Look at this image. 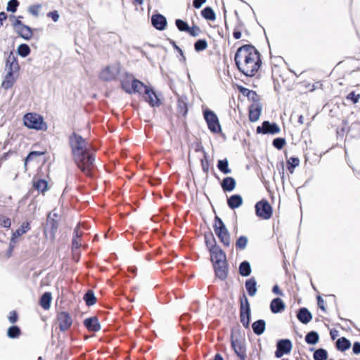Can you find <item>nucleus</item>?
<instances>
[{
  "label": "nucleus",
  "mask_w": 360,
  "mask_h": 360,
  "mask_svg": "<svg viewBox=\"0 0 360 360\" xmlns=\"http://www.w3.org/2000/svg\"><path fill=\"white\" fill-rule=\"evenodd\" d=\"M87 306L90 307L96 302V297L94 292L91 290H89L84 295L83 297Z\"/></svg>",
  "instance_id": "nucleus-41"
},
{
  "label": "nucleus",
  "mask_w": 360,
  "mask_h": 360,
  "mask_svg": "<svg viewBox=\"0 0 360 360\" xmlns=\"http://www.w3.org/2000/svg\"><path fill=\"white\" fill-rule=\"evenodd\" d=\"M175 25L177 27V29L181 32H186L189 29V25L187 23V22L181 20V19H176L175 20Z\"/></svg>",
  "instance_id": "nucleus-49"
},
{
  "label": "nucleus",
  "mask_w": 360,
  "mask_h": 360,
  "mask_svg": "<svg viewBox=\"0 0 360 360\" xmlns=\"http://www.w3.org/2000/svg\"><path fill=\"white\" fill-rule=\"evenodd\" d=\"M82 236V232L79 231V226L77 225L73 232V237L72 239V250L74 253L79 249L81 244L79 243V239Z\"/></svg>",
  "instance_id": "nucleus-26"
},
{
  "label": "nucleus",
  "mask_w": 360,
  "mask_h": 360,
  "mask_svg": "<svg viewBox=\"0 0 360 360\" xmlns=\"http://www.w3.org/2000/svg\"><path fill=\"white\" fill-rule=\"evenodd\" d=\"M231 344L235 354L240 358V360H245L247 357L246 346L240 330L231 331Z\"/></svg>",
  "instance_id": "nucleus-4"
},
{
  "label": "nucleus",
  "mask_w": 360,
  "mask_h": 360,
  "mask_svg": "<svg viewBox=\"0 0 360 360\" xmlns=\"http://www.w3.org/2000/svg\"><path fill=\"white\" fill-rule=\"evenodd\" d=\"M151 24L158 30H164L167 25L166 18L160 14L156 13L151 16Z\"/></svg>",
  "instance_id": "nucleus-16"
},
{
  "label": "nucleus",
  "mask_w": 360,
  "mask_h": 360,
  "mask_svg": "<svg viewBox=\"0 0 360 360\" xmlns=\"http://www.w3.org/2000/svg\"><path fill=\"white\" fill-rule=\"evenodd\" d=\"M218 169L224 174L231 173V169L229 167V161L226 158L219 160L217 162Z\"/></svg>",
  "instance_id": "nucleus-38"
},
{
  "label": "nucleus",
  "mask_w": 360,
  "mask_h": 360,
  "mask_svg": "<svg viewBox=\"0 0 360 360\" xmlns=\"http://www.w3.org/2000/svg\"><path fill=\"white\" fill-rule=\"evenodd\" d=\"M215 234L219 238L221 243H222L224 244V246L229 247L230 245V243H231L230 234H229V232L228 230L226 231H224L217 233Z\"/></svg>",
  "instance_id": "nucleus-40"
},
{
  "label": "nucleus",
  "mask_w": 360,
  "mask_h": 360,
  "mask_svg": "<svg viewBox=\"0 0 360 360\" xmlns=\"http://www.w3.org/2000/svg\"><path fill=\"white\" fill-rule=\"evenodd\" d=\"M280 131L281 129L276 122H270L268 120L264 121L256 129L257 134L272 135L278 134Z\"/></svg>",
  "instance_id": "nucleus-12"
},
{
  "label": "nucleus",
  "mask_w": 360,
  "mask_h": 360,
  "mask_svg": "<svg viewBox=\"0 0 360 360\" xmlns=\"http://www.w3.org/2000/svg\"><path fill=\"white\" fill-rule=\"evenodd\" d=\"M51 293L50 292H45L40 297L39 304L44 309H49L51 307Z\"/></svg>",
  "instance_id": "nucleus-33"
},
{
  "label": "nucleus",
  "mask_w": 360,
  "mask_h": 360,
  "mask_svg": "<svg viewBox=\"0 0 360 360\" xmlns=\"http://www.w3.org/2000/svg\"><path fill=\"white\" fill-rule=\"evenodd\" d=\"M56 320L61 332L68 330L72 325V319L67 311H60L57 314Z\"/></svg>",
  "instance_id": "nucleus-14"
},
{
  "label": "nucleus",
  "mask_w": 360,
  "mask_h": 360,
  "mask_svg": "<svg viewBox=\"0 0 360 360\" xmlns=\"http://www.w3.org/2000/svg\"><path fill=\"white\" fill-rule=\"evenodd\" d=\"M256 215L264 219H269L273 214V209L269 202L266 199L257 202L255 205Z\"/></svg>",
  "instance_id": "nucleus-9"
},
{
  "label": "nucleus",
  "mask_w": 360,
  "mask_h": 360,
  "mask_svg": "<svg viewBox=\"0 0 360 360\" xmlns=\"http://www.w3.org/2000/svg\"><path fill=\"white\" fill-rule=\"evenodd\" d=\"M285 144L286 141L282 137H277L274 139L272 142L273 146L278 150H281Z\"/></svg>",
  "instance_id": "nucleus-51"
},
{
  "label": "nucleus",
  "mask_w": 360,
  "mask_h": 360,
  "mask_svg": "<svg viewBox=\"0 0 360 360\" xmlns=\"http://www.w3.org/2000/svg\"><path fill=\"white\" fill-rule=\"evenodd\" d=\"M238 271L240 275L243 277L249 276L252 272L250 263L246 260L240 262L238 267Z\"/></svg>",
  "instance_id": "nucleus-34"
},
{
  "label": "nucleus",
  "mask_w": 360,
  "mask_h": 360,
  "mask_svg": "<svg viewBox=\"0 0 360 360\" xmlns=\"http://www.w3.org/2000/svg\"><path fill=\"white\" fill-rule=\"evenodd\" d=\"M68 143L75 164L86 176H91L95 167V155L87 148L86 139L73 132L68 138Z\"/></svg>",
  "instance_id": "nucleus-1"
},
{
  "label": "nucleus",
  "mask_w": 360,
  "mask_h": 360,
  "mask_svg": "<svg viewBox=\"0 0 360 360\" xmlns=\"http://www.w3.org/2000/svg\"><path fill=\"white\" fill-rule=\"evenodd\" d=\"M243 204V198L239 194H233L227 199V205L231 210L238 208Z\"/></svg>",
  "instance_id": "nucleus-27"
},
{
  "label": "nucleus",
  "mask_w": 360,
  "mask_h": 360,
  "mask_svg": "<svg viewBox=\"0 0 360 360\" xmlns=\"http://www.w3.org/2000/svg\"><path fill=\"white\" fill-rule=\"evenodd\" d=\"M347 99L351 101L354 104H356L359 102L360 98V94H356L354 91H351L347 96Z\"/></svg>",
  "instance_id": "nucleus-55"
},
{
  "label": "nucleus",
  "mask_w": 360,
  "mask_h": 360,
  "mask_svg": "<svg viewBox=\"0 0 360 360\" xmlns=\"http://www.w3.org/2000/svg\"><path fill=\"white\" fill-rule=\"evenodd\" d=\"M245 289L247 290L248 294L250 297H253L256 295L257 288V281L255 277H251L245 281Z\"/></svg>",
  "instance_id": "nucleus-28"
},
{
  "label": "nucleus",
  "mask_w": 360,
  "mask_h": 360,
  "mask_svg": "<svg viewBox=\"0 0 360 360\" xmlns=\"http://www.w3.org/2000/svg\"><path fill=\"white\" fill-rule=\"evenodd\" d=\"M30 52V47L27 44H21L17 49L18 54L22 58H25L29 56Z\"/></svg>",
  "instance_id": "nucleus-45"
},
{
  "label": "nucleus",
  "mask_w": 360,
  "mask_h": 360,
  "mask_svg": "<svg viewBox=\"0 0 360 360\" xmlns=\"http://www.w3.org/2000/svg\"><path fill=\"white\" fill-rule=\"evenodd\" d=\"M23 122L25 127L36 130H46L47 125L44 122L42 116L37 113L28 112L23 117Z\"/></svg>",
  "instance_id": "nucleus-5"
},
{
  "label": "nucleus",
  "mask_w": 360,
  "mask_h": 360,
  "mask_svg": "<svg viewBox=\"0 0 360 360\" xmlns=\"http://www.w3.org/2000/svg\"><path fill=\"white\" fill-rule=\"evenodd\" d=\"M58 229V221L52 217V212H49L46 222L44 227V232L46 238H49L52 241L54 240Z\"/></svg>",
  "instance_id": "nucleus-8"
},
{
  "label": "nucleus",
  "mask_w": 360,
  "mask_h": 360,
  "mask_svg": "<svg viewBox=\"0 0 360 360\" xmlns=\"http://www.w3.org/2000/svg\"><path fill=\"white\" fill-rule=\"evenodd\" d=\"M248 242L247 236H241L236 240V247L237 249L243 250L246 248Z\"/></svg>",
  "instance_id": "nucleus-48"
},
{
  "label": "nucleus",
  "mask_w": 360,
  "mask_h": 360,
  "mask_svg": "<svg viewBox=\"0 0 360 360\" xmlns=\"http://www.w3.org/2000/svg\"><path fill=\"white\" fill-rule=\"evenodd\" d=\"M19 70L20 65L18 64V58L13 51H11L6 60L5 70L7 71V73L2 82V86L5 89H8L13 86L15 81L14 74L17 73Z\"/></svg>",
  "instance_id": "nucleus-3"
},
{
  "label": "nucleus",
  "mask_w": 360,
  "mask_h": 360,
  "mask_svg": "<svg viewBox=\"0 0 360 360\" xmlns=\"http://www.w3.org/2000/svg\"><path fill=\"white\" fill-rule=\"evenodd\" d=\"M177 110L183 117H186L188 112V98L186 96H181L177 100Z\"/></svg>",
  "instance_id": "nucleus-22"
},
{
  "label": "nucleus",
  "mask_w": 360,
  "mask_h": 360,
  "mask_svg": "<svg viewBox=\"0 0 360 360\" xmlns=\"http://www.w3.org/2000/svg\"><path fill=\"white\" fill-rule=\"evenodd\" d=\"M238 89L241 94H243L244 96H246L253 103H257L259 101V97L256 91L250 90L243 86H238Z\"/></svg>",
  "instance_id": "nucleus-23"
},
{
  "label": "nucleus",
  "mask_w": 360,
  "mask_h": 360,
  "mask_svg": "<svg viewBox=\"0 0 360 360\" xmlns=\"http://www.w3.org/2000/svg\"><path fill=\"white\" fill-rule=\"evenodd\" d=\"M18 319V316L15 311H12L10 312V315L8 316V320H9L10 323H15V322H17Z\"/></svg>",
  "instance_id": "nucleus-61"
},
{
  "label": "nucleus",
  "mask_w": 360,
  "mask_h": 360,
  "mask_svg": "<svg viewBox=\"0 0 360 360\" xmlns=\"http://www.w3.org/2000/svg\"><path fill=\"white\" fill-rule=\"evenodd\" d=\"M213 268L215 275L221 281H224L227 278L229 274L227 262H224L223 264H214L213 265Z\"/></svg>",
  "instance_id": "nucleus-19"
},
{
  "label": "nucleus",
  "mask_w": 360,
  "mask_h": 360,
  "mask_svg": "<svg viewBox=\"0 0 360 360\" xmlns=\"http://www.w3.org/2000/svg\"><path fill=\"white\" fill-rule=\"evenodd\" d=\"M205 243L209 251L218 248L216 239L212 231L205 232L204 234Z\"/></svg>",
  "instance_id": "nucleus-31"
},
{
  "label": "nucleus",
  "mask_w": 360,
  "mask_h": 360,
  "mask_svg": "<svg viewBox=\"0 0 360 360\" xmlns=\"http://www.w3.org/2000/svg\"><path fill=\"white\" fill-rule=\"evenodd\" d=\"M262 106L259 102L254 103L249 107V120L252 122L257 121L260 117Z\"/></svg>",
  "instance_id": "nucleus-18"
},
{
  "label": "nucleus",
  "mask_w": 360,
  "mask_h": 360,
  "mask_svg": "<svg viewBox=\"0 0 360 360\" xmlns=\"http://www.w3.org/2000/svg\"><path fill=\"white\" fill-rule=\"evenodd\" d=\"M207 0H193V6L195 8L199 9L206 2Z\"/></svg>",
  "instance_id": "nucleus-63"
},
{
  "label": "nucleus",
  "mask_w": 360,
  "mask_h": 360,
  "mask_svg": "<svg viewBox=\"0 0 360 360\" xmlns=\"http://www.w3.org/2000/svg\"><path fill=\"white\" fill-rule=\"evenodd\" d=\"M41 8V4H33L28 7V12L35 18L39 15V10Z\"/></svg>",
  "instance_id": "nucleus-53"
},
{
  "label": "nucleus",
  "mask_w": 360,
  "mask_h": 360,
  "mask_svg": "<svg viewBox=\"0 0 360 360\" xmlns=\"http://www.w3.org/2000/svg\"><path fill=\"white\" fill-rule=\"evenodd\" d=\"M187 32L192 37H197L201 33V29L197 25H193L192 27H189Z\"/></svg>",
  "instance_id": "nucleus-56"
},
{
  "label": "nucleus",
  "mask_w": 360,
  "mask_h": 360,
  "mask_svg": "<svg viewBox=\"0 0 360 360\" xmlns=\"http://www.w3.org/2000/svg\"><path fill=\"white\" fill-rule=\"evenodd\" d=\"M212 264H223L226 262V255L220 247L210 250Z\"/></svg>",
  "instance_id": "nucleus-15"
},
{
  "label": "nucleus",
  "mask_w": 360,
  "mask_h": 360,
  "mask_svg": "<svg viewBox=\"0 0 360 360\" xmlns=\"http://www.w3.org/2000/svg\"><path fill=\"white\" fill-rule=\"evenodd\" d=\"M19 5L20 2L18 0H9L7 3L6 11L8 12L15 13Z\"/></svg>",
  "instance_id": "nucleus-50"
},
{
  "label": "nucleus",
  "mask_w": 360,
  "mask_h": 360,
  "mask_svg": "<svg viewBox=\"0 0 360 360\" xmlns=\"http://www.w3.org/2000/svg\"><path fill=\"white\" fill-rule=\"evenodd\" d=\"M236 186V181L233 177L226 176L221 182V186L224 192L233 191Z\"/></svg>",
  "instance_id": "nucleus-24"
},
{
  "label": "nucleus",
  "mask_w": 360,
  "mask_h": 360,
  "mask_svg": "<svg viewBox=\"0 0 360 360\" xmlns=\"http://www.w3.org/2000/svg\"><path fill=\"white\" fill-rule=\"evenodd\" d=\"M120 72L119 65L105 67L99 74V78L104 82H110L116 79Z\"/></svg>",
  "instance_id": "nucleus-10"
},
{
  "label": "nucleus",
  "mask_w": 360,
  "mask_h": 360,
  "mask_svg": "<svg viewBox=\"0 0 360 360\" xmlns=\"http://www.w3.org/2000/svg\"><path fill=\"white\" fill-rule=\"evenodd\" d=\"M285 304L279 297L274 298L270 303V309L274 314H278L285 309Z\"/></svg>",
  "instance_id": "nucleus-25"
},
{
  "label": "nucleus",
  "mask_w": 360,
  "mask_h": 360,
  "mask_svg": "<svg viewBox=\"0 0 360 360\" xmlns=\"http://www.w3.org/2000/svg\"><path fill=\"white\" fill-rule=\"evenodd\" d=\"M0 225L4 228H10L11 226V221L8 217L0 215Z\"/></svg>",
  "instance_id": "nucleus-57"
},
{
  "label": "nucleus",
  "mask_w": 360,
  "mask_h": 360,
  "mask_svg": "<svg viewBox=\"0 0 360 360\" xmlns=\"http://www.w3.org/2000/svg\"><path fill=\"white\" fill-rule=\"evenodd\" d=\"M148 86L144 84L142 82L137 79H133L131 80V91L130 94L139 93L140 94H143V91H145L146 88H148Z\"/></svg>",
  "instance_id": "nucleus-29"
},
{
  "label": "nucleus",
  "mask_w": 360,
  "mask_h": 360,
  "mask_svg": "<svg viewBox=\"0 0 360 360\" xmlns=\"http://www.w3.org/2000/svg\"><path fill=\"white\" fill-rule=\"evenodd\" d=\"M292 348V344L290 339H281L276 342L275 356L281 358L283 355L290 354Z\"/></svg>",
  "instance_id": "nucleus-11"
},
{
  "label": "nucleus",
  "mask_w": 360,
  "mask_h": 360,
  "mask_svg": "<svg viewBox=\"0 0 360 360\" xmlns=\"http://www.w3.org/2000/svg\"><path fill=\"white\" fill-rule=\"evenodd\" d=\"M33 187L34 189L44 193L47 190L48 188V182L42 179H38L37 181H34L33 184Z\"/></svg>",
  "instance_id": "nucleus-46"
},
{
  "label": "nucleus",
  "mask_w": 360,
  "mask_h": 360,
  "mask_svg": "<svg viewBox=\"0 0 360 360\" xmlns=\"http://www.w3.org/2000/svg\"><path fill=\"white\" fill-rule=\"evenodd\" d=\"M259 51L252 44L240 46L234 56L238 70L246 77H252L261 68L262 61Z\"/></svg>",
  "instance_id": "nucleus-2"
},
{
  "label": "nucleus",
  "mask_w": 360,
  "mask_h": 360,
  "mask_svg": "<svg viewBox=\"0 0 360 360\" xmlns=\"http://www.w3.org/2000/svg\"><path fill=\"white\" fill-rule=\"evenodd\" d=\"M47 17L51 18L54 22H57L60 18V15L57 11H53L47 13Z\"/></svg>",
  "instance_id": "nucleus-59"
},
{
  "label": "nucleus",
  "mask_w": 360,
  "mask_h": 360,
  "mask_svg": "<svg viewBox=\"0 0 360 360\" xmlns=\"http://www.w3.org/2000/svg\"><path fill=\"white\" fill-rule=\"evenodd\" d=\"M13 19V21L12 22V25L13 26L15 30H17V28H20V27L25 25L20 20H18L17 18Z\"/></svg>",
  "instance_id": "nucleus-62"
},
{
  "label": "nucleus",
  "mask_w": 360,
  "mask_h": 360,
  "mask_svg": "<svg viewBox=\"0 0 360 360\" xmlns=\"http://www.w3.org/2000/svg\"><path fill=\"white\" fill-rule=\"evenodd\" d=\"M207 41L205 39H198L194 43V49L196 52H200L207 48Z\"/></svg>",
  "instance_id": "nucleus-47"
},
{
  "label": "nucleus",
  "mask_w": 360,
  "mask_h": 360,
  "mask_svg": "<svg viewBox=\"0 0 360 360\" xmlns=\"http://www.w3.org/2000/svg\"><path fill=\"white\" fill-rule=\"evenodd\" d=\"M335 346L338 350L345 352L350 348L351 342L347 338L342 337L337 340Z\"/></svg>",
  "instance_id": "nucleus-35"
},
{
  "label": "nucleus",
  "mask_w": 360,
  "mask_h": 360,
  "mask_svg": "<svg viewBox=\"0 0 360 360\" xmlns=\"http://www.w3.org/2000/svg\"><path fill=\"white\" fill-rule=\"evenodd\" d=\"M201 15L207 20L214 21L216 19V15L214 10L210 6H206L201 11Z\"/></svg>",
  "instance_id": "nucleus-36"
},
{
  "label": "nucleus",
  "mask_w": 360,
  "mask_h": 360,
  "mask_svg": "<svg viewBox=\"0 0 360 360\" xmlns=\"http://www.w3.org/2000/svg\"><path fill=\"white\" fill-rule=\"evenodd\" d=\"M21 334V330L19 326L13 325L10 326L7 330V335L11 339L18 338Z\"/></svg>",
  "instance_id": "nucleus-42"
},
{
  "label": "nucleus",
  "mask_w": 360,
  "mask_h": 360,
  "mask_svg": "<svg viewBox=\"0 0 360 360\" xmlns=\"http://www.w3.org/2000/svg\"><path fill=\"white\" fill-rule=\"evenodd\" d=\"M297 319L303 324H307L312 319V314L306 307H301L297 312Z\"/></svg>",
  "instance_id": "nucleus-21"
},
{
  "label": "nucleus",
  "mask_w": 360,
  "mask_h": 360,
  "mask_svg": "<svg viewBox=\"0 0 360 360\" xmlns=\"http://www.w3.org/2000/svg\"><path fill=\"white\" fill-rule=\"evenodd\" d=\"M251 319V310L249 300L243 293L240 300V321L245 328H248Z\"/></svg>",
  "instance_id": "nucleus-6"
},
{
  "label": "nucleus",
  "mask_w": 360,
  "mask_h": 360,
  "mask_svg": "<svg viewBox=\"0 0 360 360\" xmlns=\"http://www.w3.org/2000/svg\"><path fill=\"white\" fill-rule=\"evenodd\" d=\"M203 117L211 132L218 134L221 131L219 118L214 111L208 108L205 109L203 110Z\"/></svg>",
  "instance_id": "nucleus-7"
},
{
  "label": "nucleus",
  "mask_w": 360,
  "mask_h": 360,
  "mask_svg": "<svg viewBox=\"0 0 360 360\" xmlns=\"http://www.w3.org/2000/svg\"><path fill=\"white\" fill-rule=\"evenodd\" d=\"M122 89L127 94L131 93V81L129 79H124L121 82Z\"/></svg>",
  "instance_id": "nucleus-54"
},
{
  "label": "nucleus",
  "mask_w": 360,
  "mask_h": 360,
  "mask_svg": "<svg viewBox=\"0 0 360 360\" xmlns=\"http://www.w3.org/2000/svg\"><path fill=\"white\" fill-rule=\"evenodd\" d=\"M169 41L173 48L180 54V56L184 58V60H186V57L182 49L179 46H177L176 43L174 40L169 39Z\"/></svg>",
  "instance_id": "nucleus-58"
},
{
  "label": "nucleus",
  "mask_w": 360,
  "mask_h": 360,
  "mask_svg": "<svg viewBox=\"0 0 360 360\" xmlns=\"http://www.w3.org/2000/svg\"><path fill=\"white\" fill-rule=\"evenodd\" d=\"M252 328L254 333L257 335H262L266 329V322L263 319H258L252 323Z\"/></svg>",
  "instance_id": "nucleus-32"
},
{
  "label": "nucleus",
  "mask_w": 360,
  "mask_h": 360,
  "mask_svg": "<svg viewBox=\"0 0 360 360\" xmlns=\"http://www.w3.org/2000/svg\"><path fill=\"white\" fill-rule=\"evenodd\" d=\"M214 221L215 222L213 226V228H214V231L215 233L221 232V231H226L228 230L226 229L224 221L219 217L215 216Z\"/></svg>",
  "instance_id": "nucleus-39"
},
{
  "label": "nucleus",
  "mask_w": 360,
  "mask_h": 360,
  "mask_svg": "<svg viewBox=\"0 0 360 360\" xmlns=\"http://www.w3.org/2000/svg\"><path fill=\"white\" fill-rule=\"evenodd\" d=\"M352 351H353V353L355 354H360V342H354L353 346H352Z\"/></svg>",
  "instance_id": "nucleus-64"
},
{
  "label": "nucleus",
  "mask_w": 360,
  "mask_h": 360,
  "mask_svg": "<svg viewBox=\"0 0 360 360\" xmlns=\"http://www.w3.org/2000/svg\"><path fill=\"white\" fill-rule=\"evenodd\" d=\"M45 154V152L42 151H30L25 159V164L26 165L28 162L32 161L34 158L42 156Z\"/></svg>",
  "instance_id": "nucleus-52"
},
{
  "label": "nucleus",
  "mask_w": 360,
  "mask_h": 360,
  "mask_svg": "<svg viewBox=\"0 0 360 360\" xmlns=\"http://www.w3.org/2000/svg\"><path fill=\"white\" fill-rule=\"evenodd\" d=\"M83 323L87 330L91 332H98L101 328L98 319L96 316H91L85 319Z\"/></svg>",
  "instance_id": "nucleus-17"
},
{
  "label": "nucleus",
  "mask_w": 360,
  "mask_h": 360,
  "mask_svg": "<svg viewBox=\"0 0 360 360\" xmlns=\"http://www.w3.org/2000/svg\"><path fill=\"white\" fill-rule=\"evenodd\" d=\"M328 356V352L323 348L315 349L313 354L314 360H327Z\"/></svg>",
  "instance_id": "nucleus-43"
},
{
  "label": "nucleus",
  "mask_w": 360,
  "mask_h": 360,
  "mask_svg": "<svg viewBox=\"0 0 360 360\" xmlns=\"http://www.w3.org/2000/svg\"><path fill=\"white\" fill-rule=\"evenodd\" d=\"M30 229L31 226L30 222H23L18 229H17L14 232H13L11 238V244L15 243L17 242V238L23 235L24 233H27L29 230H30Z\"/></svg>",
  "instance_id": "nucleus-20"
},
{
  "label": "nucleus",
  "mask_w": 360,
  "mask_h": 360,
  "mask_svg": "<svg viewBox=\"0 0 360 360\" xmlns=\"http://www.w3.org/2000/svg\"><path fill=\"white\" fill-rule=\"evenodd\" d=\"M300 165V159L297 157H291L287 160V169L290 174H293L295 168Z\"/></svg>",
  "instance_id": "nucleus-44"
},
{
  "label": "nucleus",
  "mask_w": 360,
  "mask_h": 360,
  "mask_svg": "<svg viewBox=\"0 0 360 360\" xmlns=\"http://www.w3.org/2000/svg\"><path fill=\"white\" fill-rule=\"evenodd\" d=\"M319 340V335L316 331L311 330L305 335V341L309 345H316Z\"/></svg>",
  "instance_id": "nucleus-37"
},
{
  "label": "nucleus",
  "mask_w": 360,
  "mask_h": 360,
  "mask_svg": "<svg viewBox=\"0 0 360 360\" xmlns=\"http://www.w3.org/2000/svg\"><path fill=\"white\" fill-rule=\"evenodd\" d=\"M317 304L318 307L323 311H326L325 302L321 295H318L317 297Z\"/></svg>",
  "instance_id": "nucleus-60"
},
{
  "label": "nucleus",
  "mask_w": 360,
  "mask_h": 360,
  "mask_svg": "<svg viewBox=\"0 0 360 360\" xmlns=\"http://www.w3.org/2000/svg\"><path fill=\"white\" fill-rule=\"evenodd\" d=\"M144 99L152 108L159 107L162 104L160 95L155 91L153 88L148 86L143 91Z\"/></svg>",
  "instance_id": "nucleus-13"
},
{
  "label": "nucleus",
  "mask_w": 360,
  "mask_h": 360,
  "mask_svg": "<svg viewBox=\"0 0 360 360\" xmlns=\"http://www.w3.org/2000/svg\"><path fill=\"white\" fill-rule=\"evenodd\" d=\"M15 32L20 37H22L25 40H30L33 35L32 29L30 26L26 25H24L20 28H17V30H15Z\"/></svg>",
  "instance_id": "nucleus-30"
}]
</instances>
